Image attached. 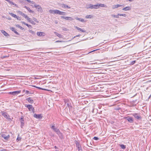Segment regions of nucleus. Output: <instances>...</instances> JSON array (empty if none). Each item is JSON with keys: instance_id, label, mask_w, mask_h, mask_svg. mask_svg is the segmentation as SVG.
I'll list each match as a JSON object with an SVG mask.
<instances>
[{"instance_id": "1", "label": "nucleus", "mask_w": 151, "mask_h": 151, "mask_svg": "<svg viewBox=\"0 0 151 151\" xmlns=\"http://www.w3.org/2000/svg\"><path fill=\"white\" fill-rule=\"evenodd\" d=\"M49 12L50 14H58L60 15V11L59 10L55 9V10H52L50 9L49 10Z\"/></svg>"}, {"instance_id": "2", "label": "nucleus", "mask_w": 151, "mask_h": 151, "mask_svg": "<svg viewBox=\"0 0 151 151\" xmlns=\"http://www.w3.org/2000/svg\"><path fill=\"white\" fill-rule=\"evenodd\" d=\"M25 106L28 108L29 111H34V109L32 105H25Z\"/></svg>"}, {"instance_id": "3", "label": "nucleus", "mask_w": 151, "mask_h": 151, "mask_svg": "<svg viewBox=\"0 0 151 151\" xmlns=\"http://www.w3.org/2000/svg\"><path fill=\"white\" fill-rule=\"evenodd\" d=\"M2 114L4 117L8 119H11L9 115L5 112H3Z\"/></svg>"}, {"instance_id": "4", "label": "nucleus", "mask_w": 151, "mask_h": 151, "mask_svg": "<svg viewBox=\"0 0 151 151\" xmlns=\"http://www.w3.org/2000/svg\"><path fill=\"white\" fill-rule=\"evenodd\" d=\"M1 136L4 138L5 140L8 139L9 137V134H8L6 135L4 133H2L1 134Z\"/></svg>"}, {"instance_id": "5", "label": "nucleus", "mask_w": 151, "mask_h": 151, "mask_svg": "<svg viewBox=\"0 0 151 151\" xmlns=\"http://www.w3.org/2000/svg\"><path fill=\"white\" fill-rule=\"evenodd\" d=\"M34 6L37 9L38 11L40 12H42V8L40 5L35 4L34 5Z\"/></svg>"}, {"instance_id": "6", "label": "nucleus", "mask_w": 151, "mask_h": 151, "mask_svg": "<svg viewBox=\"0 0 151 151\" xmlns=\"http://www.w3.org/2000/svg\"><path fill=\"white\" fill-rule=\"evenodd\" d=\"M61 18L67 20H70L72 21L73 20V19L71 17H65L64 16H61Z\"/></svg>"}, {"instance_id": "7", "label": "nucleus", "mask_w": 151, "mask_h": 151, "mask_svg": "<svg viewBox=\"0 0 151 151\" xmlns=\"http://www.w3.org/2000/svg\"><path fill=\"white\" fill-rule=\"evenodd\" d=\"M132 115L134 116L135 118L138 119H141L140 116L137 114L134 113Z\"/></svg>"}, {"instance_id": "8", "label": "nucleus", "mask_w": 151, "mask_h": 151, "mask_svg": "<svg viewBox=\"0 0 151 151\" xmlns=\"http://www.w3.org/2000/svg\"><path fill=\"white\" fill-rule=\"evenodd\" d=\"M86 8L87 9H93V4H86Z\"/></svg>"}, {"instance_id": "9", "label": "nucleus", "mask_w": 151, "mask_h": 151, "mask_svg": "<svg viewBox=\"0 0 151 151\" xmlns=\"http://www.w3.org/2000/svg\"><path fill=\"white\" fill-rule=\"evenodd\" d=\"M37 35L39 36H44L45 35V33L42 32H37Z\"/></svg>"}, {"instance_id": "10", "label": "nucleus", "mask_w": 151, "mask_h": 151, "mask_svg": "<svg viewBox=\"0 0 151 151\" xmlns=\"http://www.w3.org/2000/svg\"><path fill=\"white\" fill-rule=\"evenodd\" d=\"M20 92H21V91H14V92H10L9 93L11 94H12V95H15L17 94H18L19 93H20Z\"/></svg>"}, {"instance_id": "11", "label": "nucleus", "mask_w": 151, "mask_h": 151, "mask_svg": "<svg viewBox=\"0 0 151 151\" xmlns=\"http://www.w3.org/2000/svg\"><path fill=\"white\" fill-rule=\"evenodd\" d=\"M61 6L63 8H68V9H70V7L68 6L65 4H61Z\"/></svg>"}, {"instance_id": "12", "label": "nucleus", "mask_w": 151, "mask_h": 151, "mask_svg": "<svg viewBox=\"0 0 151 151\" xmlns=\"http://www.w3.org/2000/svg\"><path fill=\"white\" fill-rule=\"evenodd\" d=\"M18 13L19 14L21 15V16H23V17H24L25 18L26 17H27V15H26L25 14H24L21 11H19L18 12Z\"/></svg>"}, {"instance_id": "13", "label": "nucleus", "mask_w": 151, "mask_h": 151, "mask_svg": "<svg viewBox=\"0 0 151 151\" xmlns=\"http://www.w3.org/2000/svg\"><path fill=\"white\" fill-rule=\"evenodd\" d=\"M34 117L38 119L42 118V116L41 114H34Z\"/></svg>"}, {"instance_id": "14", "label": "nucleus", "mask_w": 151, "mask_h": 151, "mask_svg": "<svg viewBox=\"0 0 151 151\" xmlns=\"http://www.w3.org/2000/svg\"><path fill=\"white\" fill-rule=\"evenodd\" d=\"M123 5H120V4H117V5H114L112 6V8L113 9H114L116 8H117L118 7L122 6Z\"/></svg>"}, {"instance_id": "15", "label": "nucleus", "mask_w": 151, "mask_h": 151, "mask_svg": "<svg viewBox=\"0 0 151 151\" xmlns=\"http://www.w3.org/2000/svg\"><path fill=\"white\" fill-rule=\"evenodd\" d=\"M75 28L77 29V30H78L79 31H81L83 32H86V31L84 29H83L80 28L78 27H76Z\"/></svg>"}, {"instance_id": "16", "label": "nucleus", "mask_w": 151, "mask_h": 151, "mask_svg": "<svg viewBox=\"0 0 151 151\" xmlns=\"http://www.w3.org/2000/svg\"><path fill=\"white\" fill-rule=\"evenodd\" d=\"M76 20H78L79 21L81 22H86V20H85L83 19L78 18V17H76L75 18Z\"/></svg>"}, {"instance_id": "17", "label": "nucleus", "mask_w": 151, "mask_h": 151, "mask_svg": "<svg viewBox=\"0 0 151 151\" xmlns=\"http://www.w3.org/2000/svg\"><path fill=\"white\" fill-rule=\"evenodd\" d=\"M10 29L14 32L15 34L17 35H19V34L16 30L15 28L13 27H11Z\"/></svg>"}, {"instance_id": "18", "label": "nucleus", "mask_w": 151, "mask_h": 151, "mask_svg": "<svg viewBox=\"0 0 151 151\" xmlns=\"http://www.w3.org/2000/svg\"><path fill=\"white\" fill-rule=\"evenodd\" d=\"M6 1L9 2L10 4L14 5L16 7H18V6L17 4L14 3L13 2L11 1L10 0H7Z\"/></svg>"}, {"instance_id": "19", "label": "nucleus", "mask_w": 151, "mask_h": 151, "mask_svg": "<svg viewBox=\"0 0 151 151\" xmlns=\"http://www.w3.org/2000/svg\"><path fill=\"white\" fill-rule=\"evenodd\" d=\"M1 32L4 36H9V35L4 30H1Z\"/></svg>"}, {"instance_id": "20", "label": "nucleus", "mask_w": 151, "mask_h": 151, "mask_svg": "<svg viewBox=\"0 0 151 151\" xmlns=\"http://www.w3.org/2000/svg\"><path fill=\"white\" fill-rule=\"evenodd\" d=\"M99 8V3L97 4L93 5V9H98Z\"/></svg>"}, {"instance_id": "21", "label": "nucleus", "mask_w": 151, "mask_h": 151, "mask_svg": "<svg viewBox=\"0 0 151 151\" xmlns=\"http://www.w3.org/2000/svg\"><path fill=\"white\" fill-rule=\"evenodd\" d=\"M27 100L28 101L29 103L32 104L33 103V100L31 98H27Z\"/></svg>"}, {"instance_id": "22", "label": "nucleus", "mask_w": 151, "mask_h": 151, "mask_svg": "<svg viewBox=\"0 0 151 151\" xmlns=\"http://www.w3.org/2000/svg\"><path fill=\"white\" fill-rule=\"evenodd\" d=\"M21 119V127L22 128V127L24 126V119L22 117L20 119Z\"/></svg>"}, {"instance_id": "23", "label": "nucleus", "mask_w": 151, "mask_h": 151, "mask_svg": "<svg viewBox=\"0 0 151 151\" xmlns=\"http://www.w3.org/2000/svg\"><path fill=\"white\" fill-rule=\"evenodd\" d=\"M131 9V8L129 6H127L124 7L122 9L124 11H128L130 10Z\"/></svg>"}, {"instance_id": "24", "label": "nucleus", "mask_w": 151, "mask_h": 151, "mask_svg": "<svg viewBox=\"0 0 151 151\" xmlns=\"http://www.w3.org/2000/svg\"><path fill=\"white\" fill-rule=\"evenodd\" d=\"M56 132L60 137L62 136V134L59 129L57 130V131H56Z\"/></svg>"}, {"instance_id": "25", "label": "nucleus", "mask_w": 151, "mask_h": 151, "mask_svg": "<svg viewBox=\"0 0 151 151\" xmlns=\"http://www.w3.org/2000/svg\"><path fill=\"white\" fill-rule=\"evenodd\" d=\"M127 120L128 122H129L130 123H132L133 122V119L131 117L128 118L127 119Z\"/></svg>"}, {"instance_id": "26", "label": "nucleus", "mask_w": 151, "mask_h": 151, "mask_svg": "<svg viewBox=\"0 0 151 151\" xmlns=\"http://www.w3.org/2000/svg\"><path fill=\"white\" fill-rule=\"evenodd\" d=\"M55 34L58 37H59L60 38H62L63 37V36L61 35V34H58L56 32H55Z\"/></svg>"}, {"instance_id": "27", "label": "nucleus", "mask_w": 151, "mask_h": 151, "mask_svg": "<svg viewBox=\"0 0 151 151\" xmlns=\"http://www.w3.org/2000/svg\"><path fill=\"white\" fill-rule=\"evenodd\" d=\"M76 144V147L78 148V151H80V145L79 144V143L77 142Z\"/></svg>"}, {"instance_id": "28", "label": "nucleus", "mask_w": 151, "mask_h": 151, "mask_svg": "<svg viewBox=\"0 0 151 151\" xmlns=\"http://www.w3.org/2000/svg\"><path fill=\"white\" fill-rule=\"evenodd\" d=\"M51 129H53L54 131L56 132V131H57V130H58V129L57 128H55L54 126H52L51 127Z\"/></svg>"}, {"instance_id": "29", "label": "nucleus", "mask_w": 151, "mask_h": 151, "mask_svg": "<svg viewBox=\"0 0 151 151\" xmlns=\"http://www.w3.org/2000/svg\"><path fill=\"white\" fill-rule=\"evenodd\" d=\"M99 7H106V6L104 4H99Z\"/></svg>"}, {"instance_id": "30", "label": "nucleus", "mask_w": 151, "mask_h": 151, "mask_svg": "<svg viewBox=\"0 0 151 151\" xmlns=\"http://www.w3.org/2000/svg\"><path fill=\"white\" fill-rule=\"evenodd\" d=\"M9 14H10L12 16V17H14V18H16L17 17V16L15 14H14L12 13H9Z\"/></svg>"}, {"instance_id": "31", "label": "nucleus", "mask_w": 151, "mask_h": 151, "mask_svg": "<svg viewBox=\"0 0 151 151\" xmlns=\"http://www.w3.org/2000/svg\"><path fill=\"white\" fill-rule=\"evenodd\" d=\"M92 16L91 15H86V19H91L92 18Z\"/></svg>"}, {"instance_id": "32", "label": "nucleus", "mask_w": 151, "mask_h": 151, "mask_svg": "<svg viewBox=\"0 0 151 151\" xmlns=\"http://www.w3.org/2000/svg\"><path fill=\"white\" fill-rule=\"evenodd\" d=\"M16 27H17L19 28L20 29L22 30H23L24 29V28L21 26H20L19 25L17 24L16 25Z\"/></svg>"}, {"instance_id": "33", "label": "nucleus", "mask_w": 151, "mask_h": 151, "mask_svg": "<svg viewBox=\"0 0 151 151\" xmlns=\"http://www.w3.org/2000/svg\"><path fill=\"white\" fill-rule=\"evenodd\" d=\"M65 14H66L65 12H63L60 11V15H65Z\"/></svg>"}, {"instance_id": "34", "label": "nucleus", "mask_w": 151, "mask_h": 151, "mask_svg": "<svg viewBox=\"0 0 151 151\" xmlns=\"http://www.w3.org/2000/svg\"><path fill=\"white\" fill-rule=\"evenodd\" d=\"M122 149H124L126 148V146L125 145H120Z\"/></svg>"}, {"instance_id": "35", "label": "nucleus", "mask_w": 151, "mask_h": 151, "mask_svg": "<svg viewBox=\"0 0 151 151\" xmlns=\"http://www.w3.org/2000/svg\"><path fill=\"white\" fill-rule=\"evenodd\" d=\"M111 16L115 18H118L119 17V15L118 14L117 15H115L114 14H112Z\"/></svg>"}, {"instance_id": "36", "label": "nucleus", "mask_w": 151, "mask_h": 151, "mask_svg": "<svg viewBox=\"0 0 151 151\" xmlns=\"http://www.w3.org/2000/svg\"><path fill=\"white\" fill-rule=\"evenodd\" d=\"M118 15H119V16H123V17H126V15L125 14H118Z\"/></svg>"}, {"instance_id": "37", "label": "nucleus", "mask_w": 151, "mask_h": 151, "mask_svg": "<svg viewBox=\"0 0 151 151\" xmlns=\"http://www.w3.org/2000/svg\"><path fill=\"white\" fill-rule=\"evenodd\" d=\"M25 18L27 19L28 21L29 22H30L31 20V19L30 18H29L27 16V17H26Z\"/></svg>"}, {"instance_id": "38", "label": "nucleus", "mask_w": 151, "mask_h": 151, "mask_svg": "<svg viewBox=\"0 0 151 151\" xmlns=\"http://www.w3.org/2000/svg\"><path fill=\"white\" fill-rule=\"evenodd\" d=\"M27 9L29 12H31L32 13H33L34 11H32L28 7V8H27Z\"/></svg>"}, {"instance_id": "39", "label": "nucleus", "mask_w": 151, "mask_h": 151, "mask_svg": "<svg viewBox=\"0 0 151 151\" xmlns=\"http://www.w3.org/2000/svg\"><path fill=\"white\" fill-rule=\"evenodd\" d=\"M29 31L30 33L33 34L34 35V34H35V32L34 31H32V30H29Z\"/></svg>"}, {"instance_id": "40", "label": "nucleus", "mask_w": 151, "mask_h": 151, "mask_svg": "<svg viewBox=\"0 0 151 151\" xmlns=\"http://www.w3.org/2000/svg\"><path fill=\"white\" fill-rule=\"evenodd\" d=\"M33 19L35 21V22H36L37 23H38L39 22L37 20V19L33 17Z\"/></svg>"}, {"instance_id": "41", "label": "nucleus", "mask_w": 151, "mask_h": 151, "mask_svg": "<svg viewBox=\"0 0 151 151\" xmlns=\"http://www.w3.org/2000/svg\"><path fill=\"white\" fill-rule=\"evenodd\" d=\"M28 2H29L30 3L34 4V2L33 1H32L29 0H26Z\"/></svg>"}, {"instance_id": "42", "label": "nucleus", "mask_w": 151, "mask_h": 151, "mask_svg": "<svg viewBox=\"0 0 151 151\" xmlns=\"http://www.w3.org/2000/svg\"><path fill=\"white\" fill-rule=\"evenodd\" d=\"M21 137H18L17 138V141L18 142L21 139Z\"/></svg>"}, {"instance_id": "43", "label": "nucleus", "mask_w": 151, "mask_h": 151, "mask_svg": "<svg viewBox=\"0 0 151 151\" xmlns=\"http://www.w3.org/2000/svg\"><path fill=\"white\" fill-rule=\"evenodd\" d=\"M32 24H34V25H35V23L33 21V20H31V21H30V22Z\"/></svg>"}, {"instance_id": "44", "label": "nucleus", "mask_w": 151, "mask_h": 151, "mask_svg": "<svg viewBox=\"0 0 151 151\" xmlns=\"http://www.w3.org/2000/svg\"><path fill=\"white\" fill-rule=\"evenodd\" d=\"M26 25L28 27H29V28H31L32 27L31 25L28 24H26Z\"/></svg>"}, {"instance_id": "45", "label": "nucleus", "mask_w": 151, "mask_h": 151, "mask_svg": "<svg viewBox=\"0 0 151 151\" xmlns=\"http://www.w3.org/2000/svg\"><path fill=\"white\" fill-rule=\"evenodd\" d=\"M93 139H94L96 140H97L99 139V138L98 137H94Z\"/></svg>"}, {"instance_id": "46", "label": "nucleus", "mask_w": 151, "mask_h": 151, "mask_svg": "<svg viewBox=\"0 0 151 151\" xmlns=\"http://www.w3.org/2000/svg\"><path fill=\"white\" fill-rule=\"evenodd\" d=\"M16 18H17V19H18V20H21V18L17 16V17Z\"/></svg>"}, {"instance_id": "47", "label": "nucleus", "mask_w": 151, "mask_h": 151, "mask_svg": "<svg viewBox=\"0 0 151 151\" xmlns=\"http://www.w3.org/2000/svg\"><path fill=\"white\" fill-rule=\"evenodd\" d=\"M63 42V41L58 40V41H56L55 42Z\"/></svg>"}, {"instance_id": "48", "label": "nucleus", "mask_w": 151, "mask_h": 151, "mask_svg": "<svg viewBox=\"0 0 151 151\" xmlns=\"http://www.w3.org/2000/svg\"><path fill=\"white\" fill-rule=\"evenodd\" d=\"M36 88H39V89H42V90H44V89H43L40 87H36Z\"/></svg>"}, {"instance_id": "49", "label": "nucleus", "mask_w": 151, "mask_h": 151, "mask_svg": "<svg viewBox=\"0 0 151 151\" xmlns=\"http://www.w3.org/2000/svg\"><path fill=\"white\" fill-rule=\"evenodd\" d=\"M29 93V91H27H27H26L25 93H26L27 94H28V93Z\"/></svg>"}, {"instance_id": "50", "label": "nucleus", "mask_w": 151, "mask_h": 151, "mask_svg": "<svg viewBox=\"0 0 151 151\" xmlns=\"http://www.w3.org/2000/svg\"><path fill=\"white\" fill-rule=\"evenodd\" d=\"M22 23L24 24V25H26V24H27L26 23H25V22H22Z\"/></svg>"}, {"instance_id": "51", "label": "nucleus", "mask_w": 151, "mask_h": 151, "mask_svg": "<svg viewBox=\"0 0 151 151\" xmlns=\"http://www.w3.org/2000/svg\"><path fill=\"white\" fill-rule=\"evenodd\" d=\"M55 22L56 24H57L58 23V21L57 20H55Z\"/></svg>"}, {"instance_id": "52", "label": "nucleus", "mask_w": 151, "mask_h": 151, "mask_svg": "<svg viewBox=\"0 0 151 151\" xmlns=\"http://www.w3.org/2000/svg\"><path fill=\"white\" fill-rule=\"evenodd\" d=\"M135 63V61H133L132 62V64H134Z\"/></svg>"}, {"instance_id": "53", "label": "nucleus", "mask_w": 151, "mask_h": 151, "mask_svg": "<svg viewBox=\"0 0 151 151\" xmlns=\"http://www.w3.org/2000/svg\"><path fill=\"white\" fill-rule=\"evenodd\" d=\"M7 57V56H4L3 57V58H6Z\"/></svg>"}, {"instance_id": "54", "label": "nucleus", "mask_w": 151, "mask_h": 151, "mask_svg": "<svg viewBox=\"0 0 151 151\" xmlns=\"http://www.w3.org/2000/svg\"><path fill=\"white\" fill-rule=\"evenodd\" d=\"M80 35H77L76 36V37H80Z\"/></svg>"}, {"instance_id": "55", "label": "nucleus", "mask_w": 151, "mask_h": 151, "mask_svg": "<svg viewBox=\"0 0 151 151\" xmlns=\"http://www.w3.org/2000/svg\"><path fill=\"white\" fill-rule=\"evenodd\" d=\"M24 7L27 9V8H28V7H27V6H25Z\"/></svg>"}, {"instance_id": "56", "label": "nucleus", "mask_w": 151, "mask_h": 151, "mask_svg": "<svg viewBox=\"0 0 151 151\" xmlns=\"http://www.w3.org/2000/svg\"><path fill=\"white\" fill-rule=\"evenodd\" d=\"M76 37V36H74V37H73V39H74Z\"/></svg>"}, {"instance_id": "57", "label": "nucleus", "mask_w": 151, "mask_h": 151, "mask_svg": "<svg viewBox=\"0 0 151 151\" xmlns=\"http://www.w3.org/2000/svg\"><path fill=\"white\" fill-rule=\"evenodd\" d=\"M93 50V51H91V52H93V51H95V50Z\"/></svg>"}, {"instance_id": "58", "label": "nucleus", "mask_w": 151, "mask_h": 151, "mask_svg": "<svg viewBox=\"0 0 151 151\" xmlns=\"http://www.w3.org/2000/svg\"><path fill=\"white\" fill-rule=\"evenodd\" d=\"M6 1L7 0H5Z\"/></svg>"}]
</instances>
